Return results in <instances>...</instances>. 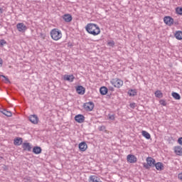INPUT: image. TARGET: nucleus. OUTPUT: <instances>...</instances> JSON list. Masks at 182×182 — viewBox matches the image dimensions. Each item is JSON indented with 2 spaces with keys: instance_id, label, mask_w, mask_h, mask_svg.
Returning a JSON list of instances; mask_svg holds the SVG:
<instances>
[{
  "instance_id": "nucleus-39",
  "label": "nucleus",
  "mask_w": 182,
  "mask_h": 182,
  "mask_svg": "<svg viewBox=\"0 0 182 182\" xmlns=\"http://www.w3.org/2000/svg\"><path fill=\"white\" fill-rule=\"evenodd\" d=\"M4 11H3V9L2 8L0 7V14H2Z\"/></svg>"
},
{
  "instance_id": "nucleus-18",
  "label": "nucleus",
  "mask_w": 182,
  "mask_h": 182,
  "mask_svg": "<svg viewBox=\"0 0 182 182\" xmlns=\"http://www.w3.org/2000/svg\"><path fill=\"white\" fill-rule=\"evenodd\" d=\"M33 153H34V154H41V153H42V148L40 146H34L33 148Z\"/></svg>"
},
{
  "instance_id": "nucleus-5",
  "label": "nucleus",
  "mask_w": 182,
  "mask_h": 182,
  "mask_svg": "<svg viewBox=\"0 0 182 182\" xmlns=\"http://www.w3.org/2000/svg\"><path fill=\"white\" fill-rule=\"evenodd\" d=\"M83 107L87 112H92L95 108V104L92 102H86L84 104Z\"/></svg>"
},
{
  "instance_id": "nucleus-31",
  "label": "nucleus",
  "mask_w": 182,
  "mask_h": 182,
  "mask_svg": "<svg viewBox=\"0 0 182 182\" xmlns=\"http://www.w3.org/2000/svg\"><path fill=\"white\" fill-rule=\"evenodd\" d=\"M108 119H109V120H114V119H115V115H114V114H108Z\"/></svg>"
},
{
  "instance_id": "nucleus-26",
  "label": "nucleus",
  "mask_w": 182,
  "mask_h": 182,
  "mask_svg": "<svg viewBox=\"0 0 182 182\" xmlns=\"http://www.w3.org/2000/svg\"><path fill=\"white\" fill-rule=\"evenodd\" d=\"M129 96H136L137 95V90H129L128 91Z\"/></svg>"
},
{
  "instance_id": "nucleus-3",
  "label": "nucleus",
  "mask_w": 182,
  "mask_h": 182,
  "mask_svg": "<svg viewBox=\"0 0 182 182\" xmlns=\"http://www.w3.org/2000/svg\"><path fill=\"white\" fill-rule=\"evenodd\" d=\"M147 164H144V167L145 168H150V167H154L156 164V160L151 157L146 158Z\"/></svg>"
},
{
  "instance_id": "nucleus-35",
  "label": "nucleus",
  "mask_w": 182,
  "mask_h": 182,
  "mask_svg": "<svg viewBox=\"0 0 182 182\" xmlns=\"http://www.w3.org/2000/svg\"><path fill=\"white\" fill-rule=\"evenodd\" d=\"M1 77H4V79H5V80H6V82H9V79L8 77H6V76L5 75H0Z\"/></svg>"
},
{
  "instance_id": "nucleus-28",
  "label": "nucleus",
  "mask_w": 182,
  "mask_h": 182,
  "mask_svg": "<svg viewBox=\"0 0 182 182\" xmlns=\"http://www.w3.org/2000/svg\"><path fill=\"white\" fill-rule=\"evenodd\" d=\"M156 97H161L163 96V93H161V91L158 90L155 92Z\"/></svg>"
},
{
  "instance_id": "nucleus-20",
  "label": "nucleus",
  "mask_w": 182,
  "mask_h": 182,
  "mask_svg": "<svg viewBox=\"0 0 182 182\" xmlns=\"http://www.w3.org/2000/svg\"><path fill=\"white\" fill-rule=\"evenodd\" d=\"M107 87H101L100 89V94L102 95V96H105V95H107Z\"/></svg>"
},
{
  "instance_id": "nucleus-1",
  "label": "nucleus",
  "mask_w": 182,
  "mask_h": 182,
  "mask_svg": "<svg viewBox=\"0 0 182 182\" xmlns=\"http://www.w3.org/2000/svg\"><path fill=\"white\" fill-rule=\"evenodd\" d=\"M85 30L90 33V35H93V36H97V35L100 34V28L95 23H88L85 26Z\"/></svg>"
},
{
  "instance_id": "nucleus-11",
  "label": "nucleus",
  "mask_w": 182,
  "mask_h": 182,
  "mask_svg": "<svg viewBox=\"0 0 182 182\" xmlns=\"http://www.w3.org/2000/svg\"><path fill=\"white\" fill-rule=\"evenodd\" d=\"M75 120L77 123H83L85 122V116L83 114H77L75 117Z\"/></svg>"
},
{
  "instance_id": "nucleus-37",
  "label": "nucleus",
  "mask_w": 182,
  "mask_h": 182,
  "mask_svg": "<svg viewBox=\"0 0 182 182\" xmlns=\"http://www.w3.org/2000/svg\"><path fill=\"white\" fill-rule=\"evenodd\" d=\"M178 178H179V180L182 181V173H178Z\"/></svg>"
},
{
  "instance_id": "nucleus-24",
  "label": "nucleus",
  "mask_w": 182,
  "mask_h": 182,
  "mask_svg": "<svg viewBox=\"0 0 182 182\" xmlns=\"http://www.w3.org/2000/svg\"><path fill=\"white\" fill-rule=\"evenodd\" d=\"M141 134L144 137H145V139H147V140H149L150 139V137H151L150 136V134L149 132H147L146 131H142Z\"/></svg>"
},
{
  "instance_id": "nucleus-14",
  "label": "nucleus",
  "mask_w": 182,
  "mask_h": 182,
  "mask_svg": "<svg viewBox=\"0 0 182 182\" xmlns=\"http://www.w3.org/2000/svg\"><path fill=\"white\" fill-rule=\"evenodd\" d=\"M89 181L90 182H102V181H100V178L95 175L90 176Z\"/></svg>"
},
{
  "instance_id": "nucleus-38",
  "label": "nucleus",
  "mask_w": 182,
  "mask_h": 182,
  "mask_svg": "<svg viewBox=\"0 0 182 182\" xmlns=\"http://www.w3.org/2000/svg\"><path fill=\"white\" fill-rule=\"evenodd\" d=\"M3 63L4 60H2V58H0V67H2Z\"/></svg>"
},
{
  "instance_id": "nucleus-4",
  "label": "nucleus",
  "mask_w": 182,
  "mask_h": 182,
  "mask_svg": "<svg viewBox=\"0 0 182 182\" xmlns=\"http://www.w3.org/2000/svg\"><path fill=\"white\" fill-rule=\"evenodd\" d=\"M111 83L113 86H114V87H117L118 89L123 86V80L117 78L112 80Z\"/></svg>"
},
{
  "instance_id": "nucleus-23",
  "label": "nucleus",
  "mask_w": 182,
  "mask_h": 182,
  "mask_svg": "<svg viewBox=\"0 0 182 182\" xmlns=\"http://www.w3.org/2000/svg\"><path fill=\"white\" fill-rule=\"evenodd\" d=\"M14 144L15 146H21L22 144V138L18 137L14 139Z\"/></svg>"
},
{
  "instance_id": "nucleus-25",
  "label": "nucleus",
  "mask_w": 182,
  "mask_h": 182,
  "mask_svg": "<svg viewBox=\"0 0 182 182\" xmlns=\"http://www.w3.org/2000/svg\"><path fill=\"white\" fill-rule=\"evenodd\" d=\"M172 97L176 100H180V99H181V97L180 96V94H178L177 92H172Z\"/></svg>"
},
{
  "instance_id": "nucleus-2",
  "label": "nucleus",
  "mask_w": 182,
  "mask_h": 182,
  "mask_svg": "<svg viewBox=\"0 0 182 182\" xmlns=\"http://www.w3.org/2000/svg\"><path fill=\"white\" fill-rule=\"evenodd\" d=\"M50 35L53 41H59L62 38V31L58 28H53L51 30Z\"/></svg>"
},
{
  "instance_id": "nucleus-34",
  "label": "nucleus",
  "mask_w": 182,
  "mask_h": 182,
  "mask_svg": "<svg viewBox=\"0 0 182 182\" xmlns=\"http://www.w3.org/2000/svg\"><path fill=\"white\" fill-rule=\"evenodd\" d=\"M178 144H181V146H182V137L178 138Z\"/></svg>"
},
{
  "instance_id": "nucleus-12",
  "label": "nucleus",
  "mask_w": 182,
  "mask_h": 182,
  "mask_svg": "<svg viewBox=\"0 0 182 182\" xmlns=\"http://www.w3.org/2000/svg\"><path fill=\"white\" fill-rule=\"evenodd\" d=\"M80 151H86L87 150V144L83 141L79 144Z\"/></svg>"
},
{
  "instance_id": "nucleus-29",
  "label": "nucleus",
  "mask_w": 182,
  "mask_h": 182,
  "mask_svg": "<svg viewBox=\"0 0 182 182\" xmlns=\"http://www.w3.org/2000/svg\"><path fill=\"white\" fill-rule=\"evenodd\" d=\"M160 105H161L162 106H167V102H166V100H161L159 101Z\"/></svg>"
},
{
  "instance_id": "nucleus-36",
  "label": "nucleus",
  "mask_w": 182,
  "mask_h": 182,
  "mask_svg": "<svg viewBox=\"0 0 182 182\" xmlns=\"http://www.w3.org/2000/svg\"><path fill=\"white\" fill-rule=\"evenodd\" d=\"M130 107H132V109H134L136 107V103L130 104Z\"/></svg>"
},
{
  "instance_id": "nucleus-17",
  "label": "nucleus",
  "mask_w": 182,
  "mask_h": 182,
  "mask_svg": "<svg viewBox=\"0 0 182 182\" xmlns=\"http://www.w3.org/2000/svg\"><path fill=\"white\" fill-rule=\"evenodd\" d=\"M63 19L65 21V22H71L73 19L72 15L65 14L64 16H63Z\"/></svg>"
},
{
  "instance_id": "nucleus-15",
  "label": "nucleus",
  "mask_w": 182,
  "mask_h": 182,
  "mask_svg": "<svg viewBox=\"0 0 182 182\" xmlns=\"http://www.w3.org/2000/svg\"><path fill=\"white\" fill-rule=\"evenodd\" d=\"M76 92L78 93V95H83L85 92V87L82 85H79L76 88Z\"/></svg>"
},
{
  "instance_id": "nucleus-9",
  "label": "nucleus",
  "mask_w": 182,
  "mask_h": 182,
  "mask_svg": "<svg viewBox=\"0 0 182 182\" xmlns=\"http://www.w3.org/2000/svg\"><path fill=\"white\" fill-rule=\"evenodd\" d=\"M128 163L134 164L137 163V158L134 155L129 154L127 156Z\"/></svg>"
},
{
  "instance_id": "nucleus-13",
  "label": "nucleus",
  "mask_w": 182,
  "mask_h": 182,
  "mask_svg": "<svg viewBox=\"0 0 182 182\" xmlns=\"http://www.w3.org/2000/svg\"><path fill=\"white\" fill-rule=\"evenodd\" d=\"M154 166L156 167V170L161 171V170H164V165L161 162H157L155 164Z\"/></svg>"
},
{
  "instance_id": "nucleus-32",
  "label": "nucleus",
  "mask_w": 182,
  "mask_h": 182,
  "mask_svg": "<svg viewBox=\"0 0 182 182\" xmlns=\"http://www.w3.org/2000/svg\"><path fill=\"white\" fill-rule=\"evenodd\" d=\"M99 130L100 131V132H105V131H106V127L105 126V125H102V126H100V127H99Z\"/></svg>"
},
{
  "instance_id": "nucleus-16",
  "label": "nucleus",
  "mask_w": 182,
  "mask_h": 182,
  "mask_svg": "<svg viewBox=\"0 0 182 182\" xmlns=\"http://www.w3.org/2000/svg\"><path fill=\"white\" fill-rule=\"evenodd\" d=\"M64 80H68V82H73V80H75V76L73 75H64Z\"/></svg>"
},
{
  "instance_id": "nucleus-8",
  "label": "nucleus",
  "mask_w": 182,
  "mask_h": 182,
  "mask_svg": "<svg viewBox=\"0 0 182 182\" xmlns=\"http://www.w3.org/2000/svg\"><path fill=\"white\" fill-rule=\"evenodd\" d=\"M28 119L33 124H38L39 122V118L36 114L30 115Z\"/></svg>"
},
{
  "instance_id": "nucleus-10",
  "label": "nucleus",
  "mask_w": 182,
  "mask_h": 182,
  "mask_svg": "<svg viewBox=\"0 0 182 182\" xmlns=\"http://www.w3.org/2000/svg\"><path fill=\"white\" fill-rule=\"evenodd\" d=\"M22 148L25 151H31L32 150V145L29 142H24L22 144Z\"/></svg>"
},
{
  "instance_id": "nucleus-21",
  "label": "nucleus",
  "mask_w": 182,
  "mask_h": 182,
  "mask_svg": "<svg viewBox=\"0 0 182 182\" xmlns=\"http://www.w3.org/2000/svg\"><path fill=\"white\" fill-rule=\"evenodd\" d=\"M175 38L178 39V41H181L182 39V31H178L175 33Z\"/></svg>"
},
{
  "instance_id": "nucleus-33",
  "label": "nucleus",
  "mask_w": 182,
  "mask_h": 182,
  "mask_svg": "<svg viewBox=\"0 0 182 182\" xmlns=\"http://www.w3.org/2000/svg\"><path fill=\"white\" fill-rule=\"evenodd\" d=\"M4 45H6V41L4 39L0 41V46H4Z\"/></svg>"
},
{
  "instance_id": "nucleus-22",
  "label": "nucleus",
  "mask_w": 182,
  "mask_h": 182,
  "mask_svg": "<svg viewBox=\"0 0 182 182\" xmlns=\"http://www.w3.org/2000/svg\"><path fill=\"white\" fill-rule=\"evenodd\" d=\"M1 113L4 114V116H6L7 117H12V112L11 111H7L6 109H4L1 111Z\"/></svg>"
},
{
  "instance_id": "nucleus-30",
  "label": "nucleus",
  "mask_w": 182,
  "mask_h": 182,
  "mask_svg": "<svg viewBox=\"0 0 182 182\" xmlns=\"http://www.w3.org/2000/svg\"><path fill=\"white\" fill-rule=\"evenodd\" d=\"M107 45L108 46H111L112 48H113V46H114V41H108Z\"/></svg>"
},
{
  "instance_id": "nucleus-27",
  "label": "nucleus",
  "mask_w": 182,
  "mask_h": 182,
  "mask_svg": "<svg viewBox=\"0 0 182 182\" xmlns=\"http://www.w3.org/2000/svg\"><path fill=\"white\" fill-rule=\"evenodd\" d=\"M176 12L178 15H182V7H176Z\"/></svg>"
},
{
  "instance_id": "nucleus-7",
  "label": "nucleus",
  "mask_w": 182,
  "mask_h": 182,
  "mask_svg": "<svg viewBox=\"0 0 182 182\" xmlns=\"http://www.w3.org/2000/svg\"><path fill=\"white\" fill-rule=\"evenodd\" d=\"M164 22L166 23V25L171 26V25L174 23V19L170 16H165L164 18Z\"/></svg>"
},
{
  "instance_id": "nucleus-19",
  "label": "nucleus",
  "mask_w": 182,
  "mask_h": 182,
  "mask_svg": "<svg viewBox=\"0 0 182 182\" xmlns=\"http://www.w3.org/2000/svg\"><path fill=\"white\" fill-rule=\"evenodd\" d=\"M174 151L177 156H182V147L180 146H176Z\"/></svg>"
},
{
  "instance_id": "nucleus-6",
  "label": "nucleus",
  "mask_w": 182,
  "mask_h": 182,
  "mask_svg": "<svg viewBox=\"0 0 182 182\" xmlns=\"http://www.w3.org/2000/svg\"><path fill=\"white\" fill-rule=\"evenodd\" d=\"M16 28H17V30L18 31V32H21V33L26 32V29H28V28L23 23H17Z\"/></svg>"
}]
</instances>
